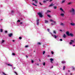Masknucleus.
I'll return each mask as SVG.
<instances>
[{
  "label": "nucleus",
  "instance_id": "f257e3e1",
  "mask_svg": "<svg viewBox=\"0 0 75 75\" xmlns=\"http://www.w3.org/2000/svg\"><path fill=\"white\" fill-rule=\"evenodd\" d=\"M66 34L68 36H71V37H73L74 36V35L72 33H70L69 34V33L68 31L66 32Z\"/></svg>",
  "mask_w": 75,
  "mask_h": 75
},
{
  "label": "nucleus",
  "instance_id": "f03ea898",
  "mask_svg": "<svg viewBox=\"0 0 75 75\" xmlns=\"http://www.w3.org/2000/svg\"><path fill=\"white\" fill-rule=\"evenodd\" d=\"M38 15L40 17H42V13H38Z\"/></svg>",
  "mask_w": 75,
  "mask_h": 75
},
{
  "label": "nucleus",
  "instance_id": "7ed1b4c3",
  "mask_svg": "<svg viewBox=\"0 0 75 75\" xmlns=\"http://www.w3.org/2000/svg\"><path fill=\"white\" fill-rule=\"evenodd\" d=\"M50 34H51L52 36H53L54 37V38H57V36H56V35H52V34L51 33H50Z\"/></svg>",
  "mask_w": 75,
  "mask_h": 75
},
{
  "label": "nucleus",
  "instance_id": "20e7f679",
  "mask_svg": "<svg viewBox=\"0 0 75 75\" xmlns=\"http://www.w3.org/2000/svg\"><path fill=\"white\" fill-rule=\"evenodd\" d=\"M8 36L9 37H11V36H13V33H10L9 34H8Z\"/></svg>",
  "mask_w": 75,
  "mask_h": 75
},
{
  "label": "nucleus",
  "instance_id": "39448f33",
  "mask_svg": "<svg viewBox=\"0 0 75 75\" xmlns=\"http://www.w3.org/2000/svg\"><path fill=\"white\" fill-rule=\"evenodd\" d=\"M74 41L72 40H71V42H70L69 44L70 45H72V42H74Z\"/></svg>",
  "mask_w": 75,
  "mask_h": 75
},
{
  "label": "nucleus",
  "instance_id": "423d86ee",
  "mask_svg": "<svg viewBox=\"0 0 75 75\" xmlns=\"http://www.w3.org/2000/svg\"><path fill=\"white\" fill-rule=\"evenodd\" d=\"M33 1H35V4H37L38 2V0H32Z\"/></svg>",
  "mask_w": 75,
  "mask_h": 75
},
{
  "label": "nucleus",
  "instance_id": "0eeeda50",
  "mask_svg": "<svg viewBox=\"0 0 75 75\" xmlns=\"http://www.w3.org/2000/svg\"><path fill=\"white\" fill-rule=\"evenodd\" d=\"M71 10H72V11H70V12H73V13H74V11H75V10L74 9H73V8H72Z\"/></svg>",
  "mask_w": 75,
  "mask_h": 75
},
{
  "label": "nucleus",
  "instance_id": "6e6552de",
  "mask_svg": "<svg viewBox=\"0 0 75 75\" xmlns=\"http://www.w3.org/2000/svg\"><path fill=\"white\" fill-rule=\"evenodd\" d=\"M32 4L33 6H35L36 7H37V6H38V5H35L34 4V3Z\"/></svg>",
  "mask_w": 75,
  "mask_h": 75
},
{
  "label": "nucleus",
  "instance_id": "1a4fd4ad",
  "mask_svg": "<svg viewBox=\"0 0 75 75\" xmlns=\"http://www.w3.org/2000/svg\"><path fill=\"white\" fill-rule=\"evenodd\" d=\"M64 2H65V0H63L61 3V4H62L64 3Z\"/></svg>",
  "mask_w": 75,
  "mask_h": 75
},
{
  "label": "nucleus",
  "instance_id": "9d476101",
  "mask_svg": "<svg viewBox=\"0 0 75 75\" xmlns=\"http://www.w3.org/2000/svg\"><path fill=\"white\" fill-rule=\"evenodd\" d=\"M70 24L71 25H73V26L75 25V23H70Z\"/></svg>",
  "mask_w": 75,
  "mask_h": 75
},
{
  "label": "nucleus",
  "instance_id": "9b49d317",
  "mask_svg": "<svg viewBox=\"0 0 75 75\" xmlns=\"http://www.w3.org/2000/svg\"><path fill=\"white\" fill-rule=\"evenodd\" d=\"M37 44L38 45H41V43L40 42H38L37 43Z\"/></svg>",
  "mask_w": 75,
  "mask_h": 75
},
{
  "label": "nucleus",
  "instance_id": "f8f14e48",
  "mask_svg": "<svg viewBox=\"0 0 75 75\" xmlns=\"http://www.w3.org/2000/svg\"><path fill=\"white\" fill-rule=\"evenodd\" d=\"M50 61H54V59H53L52 58H50Z\"/></svg>",
  "mask_w": 75,
  "mask_h": 75
},
{
  "label": "nucleus",
  "instance_id": "ddd939ff",
  "mask_svg": "<svg viewBox=\"0 0 75 75\" xmlns=\"http://www.w3.org/2000/svg\"><path fill=\"white\" fill-rule=\"evenodd\" d=\"M54 4H53L52 3V4L49 5V7H51L52 6H54Z\"/></svg>",
  "mask_w": 75,
  "mask_h": 75
},
{
  "label": "nucleus",
  "instance_id": "4468645a",
  "mask_svg": "<svg viewBox=\"0 0 75 75\" xmlns=\"http://www.w3.org/2000/svg\"><path fill=\"white\" fill-rule=\"evenodd\" d=\"M45 23H48V21H47L46 20H45Z\"/></svg>",
  "mask_w": 75,
  "mask_h": 75
},
{
  "label": "nucleus",
  "instance_id": "2eb2a0df",
  "mask_svg": "<svg viewBox=\"0 0 75 75\" xmlns=\"http://www.w3.org/2000/svg\"><path fill=\"white\" fill-rule=\"evenodd\" d=\"M72 69H73V71H75V68L74 67H72Z\"/></svg>",
  "mask_w": 75,
  "mask_h": 75
},
{
  "label": "nucleus",
  "instance_id": "dca6fc26",
  "mask_svg": "<svg viewBox=\"0 0 75 75\" xmlns=\"http://www.w3.org/2000/svg\"><path fill=\"white\" fill-rule=\"evenodd\" d=\"M62 64H65V61H62Z\"/></svg>",
  "mask_w": 75,
  "mask_h": 75
},
{
  "label": "nucleus",
  "instance_id": "f3484780",
  "mask_svg": "<svg viewBox=\"0 0 75 75\" xmlns=\"http://www.w3.org/2000/svg\"><path fill=\"white\" fill-rule=\"evenodd\" d=\"M60 10H61L62 11H63V12H64V10L62 8H60Z\"/></svg>",
  "mask_w": 75,
  "mask_h": 75
},
{
  "label": "nucleus",
  "instance_id": "a211bd4d",
  "mask_svg": "<svg viewBox=\"0 0 75 75\" xmlns=\"http://www.w3.org/2000/svg\"><path fill=\"white\" fill-rule=\"evenodd\" d=\"M53 32L54 34H57V33H56V31L55 30H54L53 31Z\"/></svg>",
  "mask_w": 75,
  "mask_h": 75
},
{
  "label": "nucleus",
  "instance_id": "6ab92c4d",
  "mask_svg": "<svg viewBox=\"0 0 75 75\" xmlns=\"http://www.w3.org/2000/svg\"><path fill=\"white\" fill-rule=\"evenodd\" d=\"M8 66H10V67H13V65L10 64H8Z\"/></svg>",
  "mask_w": 75,
  "mask_h": 75
},
{
  "label": "nucleus",
  "instance_id": "aec40b11",
  "mask_svg": "<svg viewBox=\"0 0 75 75\" xmlns=\"http://www.w3.org/2000/svg\"><path fill=\"white\" fill-rule=\"evenodd\" d=\"M60 15L61 16H64V13H62Z\"/></svg>",
  "mask_w": 75,
  "mask_h": 75
},
{
  "label": "nucleus",
  "instance_id": "412c9836",
  "mask_svg": "<svg viewBox=\"0 0 75 75\" xmlns=\"http://www.w3.org/2000/svg\"><path fill=\"white\" fill-rule=\"evenodd\" d=\"M63 70H65V66H64L63 67Z\"/></svg>",
  "mask_w": 75,
  "mask_h": 75
},
{
  "label": "nucleus",
  "instance_id": "4be33fe9",
  "mask_svg": "<svg viewBox=\"0 0 75 75\" xmlns=\"http://www.w3.org/2000/svg\"><path fill=\"white\" fill-rule=\"evenodd\" d=\"M63 37H64V38H65V37H66V35H65V34H64V35Z\"/></svg>",
  "mask_w": 75,
  "mask_h": 75
},
{
  "label": "nucleus",
  "instance_id": "5701e85b",
  "mask_svg": "<svg viewBox=\"0 0 75 75\" xmlns=\"http://www.w3.org/2000/svg\"><path fill=\"white\" fill-rule=\"evenodd\" d=\"M54 9H57V7L54 6Z\"/></svg>",
  "mask_w": 75,
  "mask_h": 75
},
{
  "label": "nucleus",
  "instance_id": "b1692460",
  "mask_svg": "<svg viewBox=\"0 0 75 75\" xmlns=\"http://www.w3.org/2000/svg\"><path fill=\"white\" fill-rule=\"evenodd\" d=\"M47 13H51V11L49 10H47Z\"/></svg>",
  "mask_w": 75,
  "mask_h": 75
},
{
  "label": "nucleus",
  "instance_id": "393cba45",
  "mask_svg": "<svg viewBox=\"0 0 75 75\" xmlns=\"http://www.w3.org/2000/svg\"><path fill=\"white\" fill-rule=\"evenodd\" d=\"M0 31L1 32V33H3V29H1L0 30Z\"/></svg>",
  "mask_w": 75,
  "mask_h": 75
},
{
  "label": "nucleus",
  "instance_id": "a878e982",
  "mask_svg": "<svg viewBox=\"0 0 75 75\" xmlns=\"http://www.w3.org/2000/svg\"><path fill=\"white\" fill-rule=\"evenodd\" d=\"M60 25H64V23H61V24H60Z\"/></svg>",
  "mask_w": 75,
  "mask_h": 75
},
{
  "label": "nucleus",
  "instance_id": "bb28decb",
  "mask_svg": "<svg viewBox=\"0 0 75 75\" xmlns=\"http://www.w3.org/2000/svg\"><path fill=\"white\" fill-rule=\"evenodd\" d=\"M19 40H21L22 39V38L21 37H20L19 38Z\"/></svg>",
  "mask_w": 75,
  "mask_h": 75
},
{
  "label": "nucleus",
  "instance_id": "cd10ccee",
  "mask_svg": "<svg viewBox=\"0 0 75 75\" xmlns=\"http://www.w3.org/2000/svg\"><path fill=\"white\" fill-rule=\"evenodd\" d=\"M47 16L49 17H51V16L50 15H47Z\"/></svg>",
  "mask_w": 75,
  "mask_h": 75
},
{
  "label": "nucleus",
  "instance_id": "c85d7f7f",
  "mask_svg": "<svg viewBox=\"0 0 75 75\" xmlns=\"http://www.w3.org/2000/svg\"><path fill=\"white\" fill-rule=\"evenodd\" d=\"M45 51H43V54L44 55V54H45Z\"/></svg>",
  "mask_w": 75,
  "mask_h": 75
},
{
  "label": "nucleus",
  "instance_id": "c756f323",
  "mask_svg": "<svg viewBox=\"0 0 75 75\" xmlns=\"http://www.w3.org/2000/svg\"><path fill=\"white\" fill-rule=\"evenodd\" d=\"M14 73H15V74H16V75H18L17 73V72H16L14 71Z\"/></svg>",
  "mask_w": 75,
  "mask_h": 75
},
{
  "label": "nucleus",
  "instance_id": "7c9ffc66",
  "mask_svg": "<svg viewBox=\"0 0 75 75\" xmlns=\"http://www.w3.org/2000/svg\"><path fill=\"white\" fill-rule=\"evenodd\" d=\"M25 48H28V45H27L26 46H25Z\"/></svg>",
  "mask_w": 75,
  "mask_h": 75
},
{
  "label": "nucleus",
  "instance_id": "2f4dec72",
  "mask_svg": "<svg viewBox=\"0 0 75 75\" xmlns=\"http://www.w3.org/2000/svg\"><path fill=\"white\" fill-rule=\"evenodd\" d=\"M32 63H34V61L33 60H31Z\"/></svg>",
  "mask_w": 75,
  "mask_h": 75
},
{
  "label": "nucleus",
  "instance_id": "473e14b6",
  "mask_svg": "<svg viewBox=\"0 0 75 75\" xmlns=\"http://www.w3.org/2000/svg\"><path fill=\"white\" fill-rule=\"evenodd\" d=\"M4 42V40H2V41L1 42L2 43H3Z\"/></svg>",
  "mask_w": 75,
  "mask_h": 75
},
{
  "label": "nucleus",
  "instance_id": "72a5a7b5",
  "mask_svg": "<svg viewBox=\"0 0 75 75\" xmlns=\"http://www.w3.org/2000/svg\"><path fill=\"white\" fill-rule=\"evenodd\" d=\"M43 65H44V66H45V63L44 62V63H43Z\"/></svg>",
  "mask_w": 75,
  "mask_h": 75
},
{
  "label": "nucleus",
  "instance_id": "f704fd0d",
  "mask_svg": "<svg viewBox=\"0 0 75 75\" xmlns=\"http://www.w3.org/2000/svg\"><path fill=\"white\" fill-rule=\"evenodd\" d=\"M50 21H52V22H54V21L52 20V19L50 20Z\"/></svg>",
  "mask_w": 75,
  "mask_h": 75
},
{
  "label": "nucleus",
  "instance_id": "c9c22d12",
  "mask_svg": "<svg viewBox=\"0 0 75 75\" xmlns=\"http://www.w3.org/2000/svg\"><path fill=\"white\" fill-rule=\"evenodd\" d=\"M43 2L44 3H46V2H47L45 1H44Z\"/></svg>",
  "mask_w": 75,
  "mask_h": 75
},
{
  "label": "nucleus",
  "instance_id": "e433bc0d",
  "mask_svg": "<svg viewBox=\"0 0 75 75\" xmlns=\"http://www.w3.org/2000/svg\"><path fill=\"white\" fill-rule=\"evenodd\" d=\"M39 21V19H38L36 21V22H38Z\"/></svg>",
  "mask_w": 75,
  "mask_h": 75
},
{
  "label": "nucleus",
  "instance_id": "4c0bfd02",
  "mask_svg": "<svg viewBox=\"0 0 75 75\" xmlns=\"http://www.w3.org/2000/svg\"><path fill=\"white\" fill-rule=\"evenodd\" d=\"M17 22L18 23L19 22H20V20H18Z\"/></svg>",
  "mask_w": 75,
  "mask_h": 75
},
{
  "label": "nucleus",
  "instance_id": "58836bf2",
  "mask_svg": "<svg viewBox=\"0 0 75 75\" xmlns=\"http://www.w3.org/2000/svg\"><path fill=\"white\" fill-rule=\"evenodd\" d=\"M60 41H62V39H60Z\"/></svg>",
  "mask_w": 75,
  "mask_h": 75
},
{
  "label": "nucleus",
  "instance_id": "ea45409f",
  "mask_svg": "<svg viewBox=\"0 0 75 75\" xmlns=\"http://www.w3.org/2000/svg\"><path fill=\"white\" fill-rule=\"evenodd\" d=\"M47 30L48 32H50V29H47Z\"/></svg>",
  "mask_w": 75,
  "mask_h": 75
},
{
  "label": "nucleus",
  "instance_id": "a19ab883",
  "mask_svg": "<svg viewBox=\"0 0 75 75\" xmlns=\"http://www.w3.org/2000/svg\"><path fill=\"white\" fill-rule=\"evenodd\" d=\"M12 55H15V53H12Z\"/></svg>",
  "mask_w": 75,
  "mask_h": 75
},
{
  "label": "nucleus",
  "instance_id": "79ce46f5",
  "mask_svg": "<svg viewBox=\"0 0 75 75\" xmlns=\"http://www.w3.org/2000/svg\"><path fill=\"white\" fill-rule=\"evenodd\" d=\"M51 53L52 54H54V52L52 51Z\"/></svg>",
  "mask_w": 75,
  "mask_h": 75
},
{
  "label": "nucleus",
  "instance_id": "37998d69",
  "mask_svg": "<svg viewBox=\"0 0 75 75\" xmlns=\"http://www.w3.org/2000/svg\"><path fill=\"white\" fill-rule=\"evenodd\" d=\"M71 4V2H69V3L68 4V5Z\"/></svg>",
  "mask_w": 75,
  "mask_h": 75
},
{
  "label": "nucleus",
  "instance_id": "c03bdc74",
  "mask_svg": "<svg viewBox=\"0 0 75 75\" xmlns=\"http://www.w3.org/2000/svg\"><path fill=\"white\" fill-rule=\"evenodd\" d=\"M39 4H40V5H42V4H41V2H39Z\"/></svg>",
  "mask_w": 75,
  "mask_h": 75
},
{
  "label": "nucleus",
  "instance_id": "a18cd8bd",
  "mask_svg": "<svg viewBox=\"0 0 75 75\" xmlns=\"http://www.w3.org/2000/svg\"><path fill=\"white\" fill-rule=\"evenodd\" d=\"M37 25H38L39 22H37Z\"/></svg>",
  "mask_w": 75,
  "mask_h": 75
},
{
  "label": "nucleus",
  "instance_id": "49530a36",
  "mask_svg": "<svg viewBox=\"0 0 75 75\" xmlns=\"http://www.w3.org/2000/svg\"><path fill=\"white\" fill-rule=\"evenodd\" d=\"M5 33H7V31L6 30L5 31Z\"/></svg>",
  "mask_w": 75,
  "mask_h": 75
},
{
  "label": "nucleus",
  "instance_id": "de8ad7c7",
  "mask_svg": "<svg viewBox=\"0 0 75 75\" xmlns=\"http://www.w3.org/2000/svg\"><path fill=\"white\" fill-rule=\"evenodd\" d=\"M52 1V0H50L49 1V2H51V1Z\"/></svg>",
  "mask_w": 75,
  "mask_h": 75
},
{
  "label": "nucleus",
  "instance_id": "09e8293b",
  "mask_svg": "<svg viewBox=\"0 0 75 75\" xmlns=\"http://www.w3.org/2000/svg\"><path fill=\"white\" fill-rule=\"evenodd\" d=\"M53 23H54V24H55V23H56V22L55 21H53Z\"/></svg>",
  "mask_w": 75,
  "mask_h": 75
},
{
  "label": "nucleus",
  "instance_id": "8fccbe9b",
  "mask_svg": "<svg viewBox=\"0 0 75 75\" xmlns=\"http://www.w3.org/2000/svg\"><path fill=\"white\" fill-rule=\"evenodd\" d=\"M13 12H14V11H11V13H13Z\"/></svg>",
  "mask_w": 75,
  "mask_h": 75
},
{
  "label": "nucleus",
  "instance_id": "3c124183",
  "mask_svg": "<svg viewBox=\"0 0 75 75\" xmlns=\"http://www.w3.org/2000/svg\"><path fill=\"white\" fill-rule=\"evenodd\" d=\"M20 24H23V23L22 22H21Z\"/></svg>",
  "mask_w": 75,
  "mask_h": 75
},
{
  "label": "nucleus",
  "instance_id": "603ef678",
  "mask_svg": "<svg viewBox=\"0 0 75 75\" xmlns=\"http://www.w3.org/2000/svg\"><path fill=\"white\" fill-rule=\"evenodd\" d=\"M25 57H26V58H28V56L27 55H26Z\"/></svg>",
  "mask_w": 75,
  "mask_h": 75
},
{
  "label": "nucleus",
  "instance_id": "864d4df0",
  "mask_svg": "<svg viewBox=\"0 0 75 75\" xmlns=\"http://www.w3.org/2000/svg\"><path fill=\"white\" fill-rule=\"evenodd\" d=\"M47 57H50V56L48 55L47 56Z\"/></svg>",
  "mask_w": 75,
  "mask_h": 75
},
{
  "label": "nucleus",
  "instance_id": "5fc2aeb1",
  "mask_svg": "<svg viewBox=\"0 0 75 75\" xmlns=\"http://www.w3.org/2000/svg\"><path fill=\"white\" fill-rule=\"evenodd\" d=\"M68 73H66V75H68Z\"/></svg>",
  "mask_w": 75,
  "mask_h": 75
},
{
  "label": "nucleus",
  "instance_id": "6e6d98bb",
  "mask_svg": "<svg viewBox=\"0 0 75 75\" xmlns=\"http://www.w3.org/2000/svg\"><path fill=\"white\" fill-rule=\"evenodd\" d=\"M13 42H14V41H15V40H13Z\"/></svg>",
  "mask_w": 75,
  "mask_h": 75
},
{
  "label": "nucleus",
  "instance_id": "4d7b16f0",
  "mask_svg": "<svg viewBox=\"0 0 75 75\" xmlns=\"http://www.w3.org/2000/svg\"><path fill=\"white\" fill-rule=\"evenodd\" d=\"M51 24L52 25H53V23H51Z\"/></svg>",
  "mask_w": 75,
  "mask_h": 75
},
{
  "label": "nucleus",
  "instance_id": "13d9d810",
  "mask_svg": "<svg viewBox=\"0 0 75 75\" xmlns=\"http://www.w3.org/2000/svg\"><path fill=\"white\" fill-rule=\"evenodd\" d=\"M51 62L53 63L52 61H50Z\"/></svg>",
  "mask_w": 75,
  "mask_h": 75
},
{
  "label": "nucleus",
  "instance_id": "bf43d9fd",
  "mask_svg": "<svg viewBox=\"0 0 75 75\" xmlns=\"http://www.w3.org/2000/svg\"><path fill=\"white\" fill-rule=\"evenodd\" d=\"M70 75H72V73L70 74Z\"/></svg>",
  "mask_w": 75,
  "mask_h": 75
},
{
  "label": "nucleus",
  "instance_id": "052dcab7",
  "mask_svg": "<svg viewBox=\"0 0 75 75\" xmlns=\"http://www.w3.org/2000/svg\"><path fill=\"white\" fill-rule=\"evenodd\" d=\"M68 72H70V70H68Z\"/></svg>",
  "mask_w": 75,
  "mask_h": 75
},
{
  "label": "nucleus",
  "instance_id": "680f3d73",
  "mask_svg": "<svg viewBox=\"0 0 75 75\" xmlns=\"http://www.w3.org/2000/svg\"><path fill=\"white\" fill-rule=\"evenodd\" d=\"M73 47H75V45H73Z\"/></svg>",
  "mask_w": 75,
  "mask_h": 75
},
{
  "label": "nucleus",
  "instance_id": "e2e57ef3",
  "mask_svg": "<svg viewBox=\"0 0 75 75\" xmlns=\"http://www.w3.org/2000/svg\"><path fill=\"white\" fill-rule=\"evenodd\" d=\"M39 61L40 62H41V60H40V59H39Z\"/></svg>",
  "mask_w": 75,
  "mask_h": 75
},
{
  "label": "nucleus",
  "instance_id": "0e129e2a",
  "mask_svg": "<svg viewBox=\"0 0 75 75\" xmlns=\"http://www.w3.org/2000/svg\"><path fill=\"white\" fill-rule=\"evenodd\" d=\"M60 31H62V30H60Z\"/></svg>",
  "mask_w": 75,
  "mask_h": 75
},
{
  "label": "nucleus",
  "instance_id": "69168bd1",
  "mask_svg": "<svg viewBox=\"0 0 75 75\" xmlns=\"http://www.w3.org/2000/svg\"><path fill=\"white\" fill-rule=\"evenodd\" d=\"M14 69H16V68L15 67H14Z\"/></svg>",
  "mask_w": 75,
  "mask_h": 75
},
{
  "label": "nucleus",
  "instance_id": "338daca9",
  "mask_svg": "<svg viewBox=\"0 0 75 75\" xmlns=\"http://www.w3.org/2000/svg\"><path fill=\"white\" fill-rule=\"evenodd\" d=\"M46 1H49V0H46Z\"/></svg>",
  "mask_w": 75,
  "mask_h": 75
},
{
  "label": "nucleus",
  "instance_id": "774afa93",
  "mask_svg": "<svg viewBox=\"0 0 75 75\" xmlns=\"http://www.w3.org/2000/svg\"><path fill=\"white\" fill-rule=\"evenodd\" d=\"M37 65H39V64H37Z\"/></svg>",
  "mask_w": 75,
  "mask_h": 75
}]
</instances>
